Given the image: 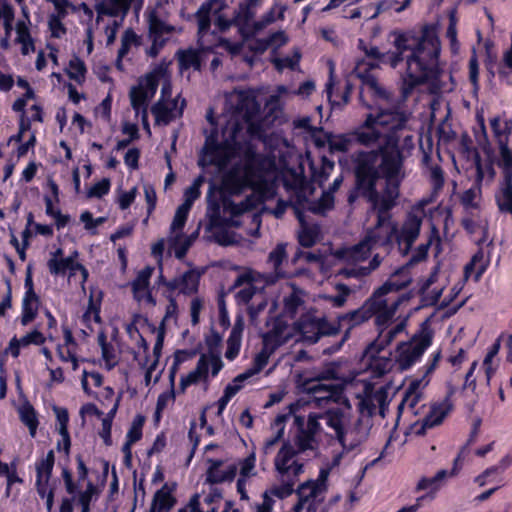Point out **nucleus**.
<instances>
[{
    "mask_svg": "<svg viewBox=\"0 0 512 512\" xmlns=\"http://www.w3.org/2000/svg\"><path fill=\"white\" fill-rule=\"evenodd\" d=\"M333 69L331 68V75L329 78L328 83L326 84V91L328 98L332 104V106H343L346 105L349 102L350 93L352 90V85L347 81L345 83L344 91L341 93V95H334L333 92V78H332Z\"/></svg>",
    "mask_w": 512,
    "mask_h": 512,
    "instance_id": "42",
    "label": "nucleus"
},
{
    "mask_svg": "<svg viewBox=\"0 0 512 512\" xmlns=\"http://www.w3.org/2000/svg\"><path fill=\"white\" fill-rule=\"evenodd\" d=\"M380 353H369L367 348L364 350V357L369 359V368L381 376L390 370V358L379 356Z\"/></svg>",
    "mask_w": 512,
    "mask_h": 512,
    "instance_id": "47",
    "label": "nucleus"
},
{
    "mask_svg": "<svg viewBox=\"0 0 512 512\" xmlns=\"http://www.w3.org/2000/svg\"><path fill=\"white\" fill-rule=\"evenodd\" d=\"M53 412L56 416V429L58 433L69 432L68 426L70 419L68 409L65 407L54 405Z\"/></svg>",
    "mask_w": 512,
    "mask_h": 512,
    "instance_id": "63",
    "label": "nucleus"
},
{
    "mask_svg": "<svg viewBox=\"0 0 512 512\" xmlns=\"http://www.w3.org/2000/svg\"><path fill=\"white\" fill-rule=\"evenodd\" d=\"M296 455L294 447L289 442H284L275 457L276 470L285 475L290 472L289 461Z\"/></svg>",
    "mask_w": 512,
    "mask_h": 512,
    "instance_id": "38",
    "label": "nucleus"
},
{
    "mask_svg": "<svg viewBox=\"0 0 512 512\" xmlns=\"http://www.w3.org/2000/svg\"><path fill=\"white\" fill-rule=\"evenodd\" d=\"M144 421H145V418L142 415H137L134 418L132 425L129 428L127 435H126L127 441H129L130 443H136L137 441H139L142 438V435H143L142 427H143Z\"/></svg>",
    "mask_w": 512,
    "mask_h": 512,
    "instance_id": "64",
    "label": "nucleus"
},
{
    "mask_svg": "<svg viewBox=\"0 0 512 512\" xmlns=\"http://www.w3.org/2000/svg\"><path fill=\"white\" fill-rule=\"evenodd\" d=\"M406 123L407 118H399L377 149L358 150L351 155L356 188L368 201L377 200L376 186L380 178L385 179L387 184H396V188L400 185L404 155L399 145L401 137L398 132L405 128Z\"/></svg>",
    "mask_w": 512,
    "mask_h": 512,
    "instance_id": "1",
    "label": "nucleus"
},
{
    "mask_svg": "<svg viewBox=\"0 0 512 512\" xmlns=\"http://www.w3.org/2000/svg\"><path fill=\"white\" fill-rule=\"evenodd\" d=\"M364 65L365 64L362 63L358 67H355V73L363 85V89L360 92V99L362 100L363 91L366 89L374 100H388L390 97L388 91L380 86L377 78L371 73L372 70L377 69V64L366 66V68H364Z\"/></svg>",
    "mask_w": 512,
    "mask_h": 512,
    "instance_id": "12",
    "label": "nucleus"
},
{
    "mask_svg": "<svg viewBox=\"0 0 512 512\" xmlns=\"http://www.w3.org/2000/svg\"><path fill=\"white\" fill-rule=\"evenodd\" d=\"M440 359H441V350H437V351L433 352L430 355V358H429L428 362L423 367H421L419 369V371H423L422 378L419 379V380L412 381L411 384H410L409 389L410 390H415L416 388H418V386L423 381H425V385H427L429 383V379L426 380V378L435 371V369L437 368V365H438V362L440 361Z\"/></svg>",
    "mask_w": 512,
    "mask_h": 512,
    "instance_id": "45",
    "label": "nucleus"
},
{
    "mask_svg": "<svg viewBox=\"0 0 512 512\" xmlns=\"http://www.w3.org/2000/svg\"><path fill=\"white\" fill-rule=\"evenodd\" d=\"M353 138L351 135V132L344 133V134H338V135H332L330 137L329 142V152L335 153V152H347L350 147L353 145Z\"/></svg>",
    "mask_w": 512,
    "mask_h": 512,
    "instance_id": "51",
    "label": "nucleus"
},
{
    "mask_svg": "<svg viewBox=\"0 0 512 512\" xmlns=\"http://www.w3.org/2000/svg\"><path fill=\"white\" fill-rule=\"evenodd\" d=\"M334 195L331 192L324 191L321 197L311 207L310 211L314 214H325L334 208Z\"/></svg>",
    "mask_w": 512,
    "mask_h": 512,
    "instance_id": "55",
    "label": "nucleus"
},
{
    "mask_svg": "<svg viewBox=\"0 0 512 512\" xmlns=\"http://www.w3.org/2000/svg\"><path fill=\"white\" fill-rule=\"evenodd\" d=\"M55 465V454L53 450H49L44 457L35 461V489L41 499H45L47 512H52L54 507L55 495L53 488L48 487V480L53 473Z\"/></svg>",
    "mask_w": 512,
    "mask_h": 512,
    "instance_id": "7",
    "label": "nucleus"
},
{
    "mask_svg": "<svg viewBox=\"0 0 512 512\" xmlns=\"http://www.w3.org/2000/svg\"><path fill=\"white\" fill-rule=\"evenodd\" d=\"M20 421L27 426L31 437H35L39 426V419L37 412L33 405L25 400L18 408Z\"/></svg>",
    "mask_w": 512,
    "mask_h": 512,
    "instance_id": "29",
    "label": "nucleus"
},
{
    "mask_svg": "<svg viewBox=\"0 0 512 512\" xmlns=\"http://www.w3.org/2000/svg\"><path fill=\"white\" fill-rule=\"evenodd\" d=\"M318 327L320 331V339L326 336H336L342 329L339 320L332 323L326 317H318Z\"/></svg>",
    "mask_w": 512,
    "mask_h": 512,
    "instance_id": "59",
    "label": "nucleus"
},
{
    "mask_svg": "<svg viewBox=\"0 0 512 512\" xmlns=\"http://www.w3.org/2000/svg\"><path fill=\"white\" fill-rule=\"evenodd\" d=\"M432 340L433 332L426 320L409 341L397 345L395 358L400 370L406 371L420 361L425 351L432 345Z\"/></svg>",
    "mask_w": 512,
    "mask_h": 512,
    "instance_id": "5",
    "label": "nucleus"
},
{
    "mask_svg": "<svg viewBox=\"0 0 512 512\" xmlns=\"http://www.w3.org/2000/svg\"><path fill=\"white\" fill-rule=\"evenodd\" d=\"M131 107L136 115L141 114L144 124L149 127L147 122L148 103L153 96H150L148 91L145 90L142 83L133 86L129 92Z\"/></svg>",
    "mask_w": 512,
    "mask_h": 512,
    "instance_id": "18",
    "label": "nucleus"
},
{
    "mask_svg": "<svg viewBox=\"0 0 512 512\" xmlns=\"http://www.w3.org/2000/svg\"><path fill=\"white\" fill-rule=\"evenodd\" d=\"M86 73L87 68L84 61L78 56L74 55L69 61L66 74L70 79L76 81L78 84H82L85 81Z\"/></svg>",
    "mask_w": 512,
    "mask_h": 512,
    "instance_id": "49",
    "label": "nucleus"
},
{
    "mask_svg": "<svg viewBox=\"0 0 512 512\" xmlns=\"http://www.w3.org/2000/svg\"><path fill=\"white\" fill-rule=\"evenodd\" d=\"M241 332L242 327H238L236 324L228 337L225 357L229 361H233L239 355L241 348Z\"/></svg>",
    "mask_w": 512,
    "mask_h": 512,
    "instance_id": "48",
    "label": "nucleus"
},
{
    "mask_svg": "<svg viewBox=\"0 0 512 512\" xmlns=\"http://www.w3.org/2000/svg\"><path fill=\"white\" fill-rule=\"evenodd\" d=\"M279 337L280 334L277 332H267L263 336V348L255 356L253 367L249 369L253 375L259 373L268 364L270 354L281 344Z\"/></svg>",
    "mask_w": 512,
    "mask_h": 512,
    "instance_id": "15",
    "label": "nucleus"
},
{
    "mask_svg": "<svg viewBox=\"0 0 512 512\" xmlns=\"http://www.w3.org/2000/svg\"><path fill=\"white\" fill-rule=\"evenodd\" d=\"M151 111L155 117L156 123L158 124L162 123L167 125L172 120V109L161 101L154 104Z\"/></svg>",
    "mask_w": 512,
    "mask_h": 512,
    "instance_id": "60",
    "label": "nucleus"
},
{
    "mask_svg": "<svg viewBox=\"0 0 512 512\" xmlns=\"http://www.w3.org/2000/svg\"><path fill=\"white\" fill-rule=\"evenodd\" d=\"M294 423L297 427V435L295 438V444L300 452H304L312 448V442L314 441V435L310 434L305 429V420L303 416L296 415L294 417Z\"/></svg>",
    "mask_w": 512,
    "mask_h": 512,
    "instance_id": "33",
    "label": "nucleus"
},
{
    "mask_svg": "<svg viewBox=\"0 0 512 512\" xmlns=\"http://www.w3.org/2000/svg\"><path fill=\"white\" fill-rule=\"evenodd\" d=\"M167 68L164 64L157 65L152 71L147 73L139 83H142L150 96H155L160 79L166 74Z\"/></svg>",
    "mask_w": 512,
    "mask_h": 512,
    "instance_id": "36",
    "label": "nucleus"
},
{
    "mask_svg": "<svg viewBox=\"0 0 512 512\" xmlns=\"http://www.w3.org/2000/svg\"><path fill=\"white\" fill-rule=\"evenodd\" d=\"M409 33L411 39L409 40L410 52L406 59L407 75L417 84L427 82L428 80H436L439 78L441 70L439 68V56L441 48H430L426 46H418L412 44L415 40V34L412 31H403Z\"/></svg>",
    "mask_w": 512,
    "mask_h": 512,
    "instance_id": "2",
    "label": "nucleus"
},
{
    "mask_svg": "<svg viewBox=\"0 0 512 512\" xmlns=\"http://www.w3.org/2000/svg\"><path fill=\"white\" fill-rule=\"evenodd\" d=\"M230 148L228 141L219 143L217 140V131H213L207 136L205 141V153L211 157V162L220 164L228 159L226 151Z\"/></svg>",
    "mask_w": 512,
    "mask_h": 512,
    "instance_id": "22",
    "label": "nucleus"
},
{
    "mask_svg": "<svg viewBox=\"0 0 512 512\" xmlns=\"http://www.w3.org/2000/svg\"><path fill=\"white\" fill-rule=\"evenodd\" d=\"M296 213L297 219L301 225L297 236L298 243L304 248H311L318 241L320 233L319 227L317 225L309 226L305 221L304 214L300 210H297Z\"/></svg>",
    "mask_w": 512,
    "mask_h": 512,
    "instance_id": "25",
    "label": "nucleus"
},
{
    "mask_svg": "<svg viewBox=\"0 0 512 512\" xmlns=\"http://www.w3.org/2000/svg\"><path fill=\"white\" fill-rule=\"evenodd\" d=\"M500 160L498 166L502 169L503 181L512 180V150L508 147L507 138L499 140Z\"/></svg>",
    "mask_w": 512,
    "mask_h": 512,
    "instance_id": "37",
    "label": "nucleus"
},
{
    "mask_svg": "<svg viewBox=\"0 0 512 512\" xmlns=\"http://www.w3.org/2000/svg\"><path fill=\"white\" fill-rule=\"evenodd\" d=\"M209 464L206 470V483L211 485L223 482H232L237 475V466L232 464L225 471H221L220 467L224 464L221 459H207Z\"/></svg>",
    "mask_w": 512,
    "mask_h": 512,
    "instance_id": "14",
    "label": "nucleus"
},
{
    "mask_svg": "<svg viewBox=\"0 0 512 512\" xmlns=\"http://www.w3.org/2000/svg\"><path fill=\"white\" fill-rule=\"evenodd\" d=\"M297 329L302 339L309 344H315L320 340L318 317L316 316L302 315L297 323Z\"/></svg>",
    "mask_w": 512,
    "mask_h": 512,
    "instance_id": "21",
    "label": "nucleus"
},
{
    "mask_svg": "<svg viewBox=\"0 0 512 512\" xmlns=\"http://www.w3.org/2000/svg\"><path fill=\"white\" fill-rule=\"evenodd\" d=\"M398 224L392 217L377 215L376 223L367 229L365 235L375 247L392 248L397 243Z\"/></svg>",
    "mask_w": 512,
    "mask_h": 512,
    "instance_id": "8",
    "label": "nucleus"
},
{
    "mask_svg": "<svg viewBox=\"0 0 512 512\" xmlns=\"http://www.w3.org/2000/svg\"><path fill=\"white\" fill-rule=\"evenodd\" d=\"M399 118L406 117L403 113L391 111H382L377 115L368 114L364 122L351 131L353 143L365 147L374 146L385 136L379 127H386L390 132V127L397 123Z\"/></svg>",
    "mask_w": 512,
    "mask_h": 512,
    "instance_id": "4",
    "label": "nucleus"
},
{
    "mask_svg": "<svg viewBox=\"0 0 512 512\" xmlns=\"http://www.w3.org/2000/svg\"><path fill=\"white\" fill-rule=\"evenodd\" d=\"M95 9L99 15L117 17L125 16L130 10V5L128 0H102L96 4Z\"/></svg>",
    "mask_w": 512,
    "mask_h": 512,
    "instance_id": "26",
    "label": "nucleus"
},
{
    "mask_svg": "<svg viewBox=\"0 0 512 512\" xmlns=\"http://www.w3.org/2000/svg\"><path fill=\"white\" fill-rule=\"evenodd\" d=\"M325 491L326 486L315 482V480H308L301 483L295 491L298 496V501L292 508L293 512H301L305 504L309 502L311 498H317L319 494H322Z\"/></svg>",
    "mask_w": 512,
    "mask_h": 512,
    "instance_id": "17",
    "label": "nucleus"
},
{
    "mask_svg": "<svg viewBox=\"0 0 512 512\" xmlns=\"http://www.w3.org/2000/svg\"><path fill=\"white\" fill-rule=\"evenodd\" d=\"M217 2V0H206L201 4L197 12L195 13V17L198 25V33L201 35H205L210 27H211V10L213 5Z\"/></svg>",
    "mask_w": 512,
    "mask_h": 512,
    "instance_id": "35",
    "label": "nucleus"
},
{
    "mask_svg": "<svg viewBox=\"0 0 512 512\" xmlns=\"http://www.w3.org/2000/svg\"><path fill=\"white\" fill-rule=\"evenodd\" d=\"M277 40H280V45L286 42V36L283 31H277L270 34L268 37L256 39L250 45V50L256 54H262L268 50Z\"/></svg>",
    "mask_w": 512,
    "mask_h": 512,
    "instance_id": "41",
    "label": "nucleus"
},
{
    "mask_svg": "<svg viewBox=\"0 0 512 512\" xmlns=\"http://www.w3.org/2000/svg\"><path fill=\"white\" fill-rule=\"evenodd\" d=\"M397 304L398 303H395L393 307L387 306L384 310H382L375 316V324L379 332L381 330L386 331L395 314Z\"/></svg>",
    "mask_w": 512,
    "mask_h": 512,
    "instance_id": "61",
    "label": "nucleus"
},
{
    "mask_svg": "<svg viewBox=\"0 0 512 512\" xmlns=\"http://www.w3.org/2000/svg\"><path fill=\"white\" fill-rule=\"evenodd\" d=\"M61 478L63 479L66 492L75 497V502L80 505L81 512H89L93 495L97 493L95 484L92 481H88L85 490L81 491L68 466L62 467Z\"/></svg>",
    "mask_w": 512,
    "mask_h": 512,
    "instance_id": "10",
    "label": "nucleus"
},
{
    "mask_svg": "<svg viewBox=\"0 0 512 512\" xmlns=\"http://www.w3.org/2000/svg\"><path fill=\"white\" fill-rule=\"evenodd\" d=\"M440 359H441V350H437V351L433 352L430 355V358H429L428 362L423 367H421L419 369V371H423L422 378L419 379V380L412 381L411 384H410L409 389L410 390H415L416 388H418V386L423 381H425V385H427L429 383V379L426 380V378L435 371V369L437 368V365H438V362L440 361Z\"/></svg>",
    "mask_w": 512,
    "mask_h": 512,
    "instance_id": "44",
    "label": "nucleus"
},
{
    "mask_svg": "<svg viewBox=\"0 0 512 512\" xmlns=\"http://www.w3.org/2000/svg\"><path fill=\"white\" fill-rule=\"evenodd\" d=\"M312 172V179L320 184L325 182L334 168V161L328 159L326 156L321 158V167L318 170L313 164L310 165Z\"/></svg>",
    "mask_w": 512,
    "mask_h": 512,
    "instance_id": "53",
    "label": "nucleus"
},
{
    "mask_svg": "<svg viewBox=\"0 0 512 512\" xmlns=\"http://www.w3.org/2000/svg\"><path fill=\"white\" fill-rule=\"evenodd\" d=\"M259 0H245L240 3L234 16V22L239 26L247 25L255 16L254 8Z\"/></svg>",
    "mask_w": 512,
    "mask_h": 512,
    "instance_id": "40",
    "label": "nucleus"
},
{
    "mask_svg": "<svg viewBox=\"0 0 512 512\" xmlns=\"http://www.w3.org/2000/svg\"><path fill=\"white\" fill-rule=\"evenodd\" d=\"M174 32V27L170 24H167L165 21L157 17L156 15H151L149 19V34L150 37H157L160 39H165L163 36L165 34H171Z\"/></svg>",
    "mask_w": 512,
    "mask_h": 512,
    "instance_id": "52",
    "label": "nucleus"
},
{
    "mask_svg": "<svg viewBox=\"0 0 512 512\" xmlns=\"http://www.w3.org/2000/svg\"><path fill=\"white\" fill-rule=\"evenodd\" d=\"M422 225V217L413 212H408L401 229L397 232V244L402 242L406 244V249L409 250L414 242L417 240Z\"/></svg>",
    "mask_w": 512,
    "mask_h": 512,
    "instance_id": "13",
    "label": "nucleus"
},
{
    "mask_svg": "<svg viewBox=\"0 0 512 512\" xmlns=\"http://www.w3.org/2000/svg\"><path fill=\"white\" fill-rule=\"evenodd\" d=\"M390 38H393L392 45L394 50H389L387 52H381L378 47L364 46L363 40H359V48L362 49L368 58L357 60L355 67H358L360 64L364 63V68L369 65L377 64V68L380 67L381 64L389 65L392 68H396L400 63L404 61V55L409 47V40L411 39V35L409 33H404L402 30H393L389 34Z\"/></svg>",
    "mask_w": 512,
    "mask_h": 512,
    "instance_id": "3",
    "label": "nucleus"
},
{
    "mask_svg": "<svg viewBox=\"0 0 512 512\" xmlns=\"http://www.w3.org/2000/svg\"><path fill=\"white\" fill-rule=\"evenodd\" d=\"M183 377L190 384V386L197 384L199 381H207L208 362L206 361V354H202L198 359L196 368Z\"/></svg>",
    "mask_w": 512,
    "mask_h": 512,
    "instance_id": "46",
    "label": "nucleus"
},
{
    "mask_svg": "<svg viewBox=\"0 0 512 512\" xmlns=\"http://www.w3.org/2000/svg\"><path fill=\"white\" fill-rule=\"evenodd\" d=\"M322 415L323 419L326 420L327 426L335 431L337 439L340 442H343L346 434L343 425V410L339 407L329 408L324 413H322Z\"/></svg>",
    "mask_w": 512,
    "mask_h": 512,
    "instance_id": "28",
    "label": "nucleus"
},
{
    "mask_svg": "<svg viewBox=\"0 0 512 512\" xmlns=\"http://www.w3.org/2000/svg\"><path fill=\"white\" fill-rule=\"evenodd\" d=\"M175 57L181 71H186L190 68H193L196 71L201 70L202 54L201 51L196 48L189 47L186 49H179L177 50Z\"/></svg>",
    "mask_w": 512,
    "mask_h": 512,
    "instance_id": "24",
    "label": "nucleus"
},
{
    "mask_svg": "<svg viewBox=\"0 0 512 512\" xmlns=\"http://www.w3.org/2000/svg\"><path fill=\"white\" fill-rule=\"evenodd\" d=\"M18 463L19 459L16 457L10 463H5L0 460V476L6 477V489L5 496L8 498L12 494L17 497L19 490L13 493V487L16 483L23 484L24 480L18 475Z\"/></svg>",
    "mask_w": 512,
    "mask_h": 512,
    "instance_id": "20",
    "label": "nucleus"
},
{
    "mask_svg": "<svg viewBox=\"0 0 512 512\" xmlns=\"http://www.w3.org/2000/svg\"><path fill=\"white\" fill-rule=\"evenodd\" d=\"M412 44L430 48H440L436 27L431 24H425L421 29L420 37L415 36V40L412 41Z\"/></svg>",
    "mask_w": 512,
    "mask_h": 512,
    "instance_id": "39",
    "label": "nucleus"
},
{
    "mask_svg": "<svg viewBox=\"0 0 512 512\" xmlns=\"http://www.w3.org/2000/svg\"><path fill=\"white\" fill-rule=\"evenodd\" d=\"M175 489L176 483H165L159 490H157L154 494L150 511H169L176 504V498L173 496V491Z\"/></svg>",
    "mask_w": 512,
    "mask_h": 512,
    "instance_id": "19",
    "label": "nucleus"
},
{
    "mask_svg": "<svg viewBox=\"0 0 512 512\" xmlns=\"http://www.w3.org/2000/svg\"><path fill=\"white\" fill-rule=\"evenodd\" d=\"M154 271V268L151 266H145L143 269H141L135 279L131 283L132 292L134 295V298L137 301L142 300L141 293L144 290H147L150 285V278L152 276V273Z\"/></svg>",
    "mask_w": 512,
    "mask_h": 512,
    "instance_id": "34",
    "label": "nucleus"
},
{
    "mask_svg": "<svg viewBox=\"0 0 512 512\" xmlns=\"http://www.w3.org/2000/svg\"><path fill=\"white\" fill-rule=\"evenodd\" d=\"M410 284V280L394 281L393 279L387 280L380 287H378L372 296L365 301L362 305L363 310L366 312L368 319L375 317L379 312L384 310L388 303L383 298L390 292H397L406 288Z\"/></svg>",
    "mask_w": 512,
    "mask_h": 512,
    "instance_id": "9",
    "label": "nucleus"
},
{
    "mask_svg": "<svg viewBox=\"0 0 512 512\" xmlns=\"http://www.w3.org/2000/svg\"><path fill=\"white\" fill-rule=\"evenodd\" d=\"M402 328L403 325L398 324L389 330H381L377 338L367 346V352L381 353L393 341Z\"/></svg>",
    "mask_w": 512,
    "mask_h": 512,
    "instance_id": "31",
    "label": "nucleus"
},
{
    "mask_svg": "<svg viewBox=\"0 0 512 512\" xmlns=\"http://www.w3.org/2000/svg\"><path fill=\"white\" fill-rule=\"evenodd\" d=\"M137 45L139 44V37L138 35L131 29L125 30V32L122 35L121 39V46L118 50V59L120 60L124 56L128 54L130 51L131 45Z\"/></svg>",
    "mask_w": 512,
    "mask_h": 512,
    "instance_id": "58",
    "label": "nucleus"
},
{
    "mask_svg": "<svg viewBox=\"0 0 512 512\" xmlns=\"http://www.w3.org/2000/svg\"><path fill=\"white\" fill-rule=\"evenodd\" d=\"M440 359H441V350H437V351L433 352L430 355V358H429L428 362L423 367H421L419 369V371H423L422 378L419 379V380L412 381L411 384H410L409 389L410 390H415L416 388H418V386L423 381H425V385H427L429 383V379L426 380V378L435 371V369L437 368V365H438V362L440 361Z\"/></svg>",
    "mask_w": 512,
    "mask_h": 512,
    "instance_id": "43",
    "label": "nucleus"
},
{
    "mask_svg": "<svg viewBox=\"0 0 512 512\" xmlns=\"http://www.w3.org/2000/svg\"><path fill=\"white\" fill-rule=\"evenodd\" d=\"M373 248L374 246L365 235L359 243L351 247L350 255L355 260H366L370 256Z\"/></svg>",
    "mask_w": 512,
    "mask_h": 512,
    "instance_id": "54",
    "label": "nucleus"
},
{
    "mask_svg": "<svg viewBox=\"0 0 512 512\" xmlns=\"http://www.w3.org/2000/svg\"><path fill=\"white\" fill-rule=\"evenodd\" d=\"M286 246V243H278L268 255L267 262L273 266L277 274L279 273L282 263L287 258Z\"/></svg>",
    "mask_w": 512,
    "mask_h": 512,
    "instance_id": "56",
    "label": "nucleus"
},
{
    "mask_svg": "<svg viewBox=\"0 0 512 512\" xmlns=\"http://www.w3.org/2000/svg\"><path fill=\"white\" fill-rule=\"evenodd\" d=\"M201 272L196 269H190L184 272L180 277V293L186 296L196 294L199 289Z\"/></svg>",
    "mask_w": 512,
    "mask_h": 512,
    "instance_id": "32",
    "label": "nucleus"
},
{
    "mask_svg": "<svg viewBox=\"0 0 512 512\" xmlns=\"http://www.w3.org/2000/svg\"><path fill=\"white\" fill-rule=\"evenodd\" d=\"M388 187L384 190V193L381 197L378 196L376 201H371L374 207L377 209V215H381L384 217H392L390 211L396 205V199L399 195L398 189L396 188V184H387Z\"/></svg>",
    "mask_w": 512,
    "mask_h": 512,
    "instance_id": "23",
    "label": "nucleus"
},
{
    "mask_svg": "<svg viewBox=\"0 0 512 512\" xmlns=\"http://www.w3.org/2000/svg\"><path fill=\"white\" fill-rule=\"evenodd\" d=\"M77 256L78 252L75 251L73 256L66 258H50L47 262L49 272L55 276L65 275L67 270H70L74 257Z\"/></svg>",
    "mask_w": 512,
    "mask_h": 512,
    "instance_id": "50",
    "label": "nucleus"
},
{
    "mask_svg": "<svg viewBox=\"0 0 512 512\" xmlns=\"http://www.w3.org/2000/svg\"><path fill=\"white\" fill-rule=\"evenodd\" d=\"M40 306L37 294H24L21 307V324L26 326L35 320Z\"/></svg>",
    "mask_w": 512,
    "mask_h": 512,
    "instance_id": "27",
    "label": "nucleus"
},
{
    "mask_svg": "<svg viewBox=\"0 0 512 512\" xmlns=\"http://www.w3.org/2000/svg\"><path fill=\"white\" fill-rule=\"evenodd\" d=\"M99 344L101 346L102 358L108 369H112L117 365L114 347L106 341V336L102 333L99 335Z\"/></svg>",
    "mask_w": 512,
    "mask_h": 512,
    "instance_id": "57",
    "label": "nucleus"
},
{
    "mask_svg": "<svg viewBox=\"0 0 512 512\" xmlns=\"http://www.w3.org/2000/svg\"><path fill=\"white\" fill-rule=\"evenodd\" d=\"M461 454H459L456 459L454 460L453 468L450 471H447L445 469L439 470L433 477H422L417 485H416V491H424L427 490L428 492L416 499V501L421 505L424 500H433L435 498L436 493L440 490V488L443 485V481L447 477H453L457 475L459 468H458V461L460 460Z\"/></svg>",
    "mask_w": 512,
    "mask_h": 512,
    "instance_id": "11",
    "label": "nucleus"
},
{
    "mask_svg": "<svg viewBox=\"0 0 512 512\" xmlns=\"http://www.w3.org/2000/svg\"><path fill=\"white\" fill-rule=\"evenodd\" d=\"M202 178H197L191 186H189L184 192V202L181 204L185 207L192 208L194 202L200 197V184Z\"/></svg>",
    "mask_w": 512,
    "mask_h": 512,
    "instance_id": "62",
    "label": "nucleus"
},
{
    "mask_svg": "<svg viewBox=\"0 0 512 512\" xmlns=\"http://www.w3.org/2000/svg\"><path fill=\"white\" fill-rule=\"evenodd\" d=\"M451 397L452 391H450L442 401L434 403L431 406L429 413L423 420L424 428H433L443 422L446 416L453 410Z\"/></svg>",
    "mask_w": 512,
    "mask_h": 512,
    "instance_id": "16",
    "label": "nucleus"
},
{
    "mask_svg": "<svg viewBox=\"0 0 512 512\" xmlns=\"http://www.w3.org/2000/svg\"><path fill=\"white\" fill-rule=\"evenodd\" d=\"M303 391L311 396L312 401L319 408H324L331 403L340 404L347 402V398L344 395L345 384L343 382L324 384L316 380H306L303 383Z\"/></svg>",
    "mask_w": 512,
    "mask_h": 512,
    "instance_id": "6",
    "label": "nucleus"
},
{
    "mask_svg": "<svg viewBox=\"0 0 512 512\" xmlns=\"http://www.w3.org/2000/svg\"><path fill=\"white\" fill-rule=\"evenodd\" d=\"M337 319L342 328L346 327L343 340L348 338V334L353 328L369 320L362 306L356 310L338 315Z\"/></svg>",
    "mask_w": 512,
    "mask_h": 512,
    "instance_id": "30",
    "label": "nucleus"
}]
</instances>
